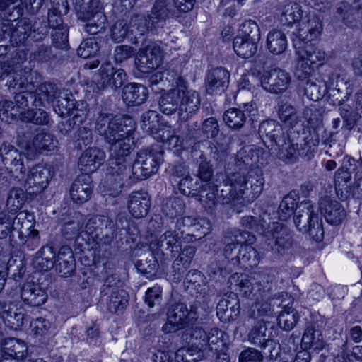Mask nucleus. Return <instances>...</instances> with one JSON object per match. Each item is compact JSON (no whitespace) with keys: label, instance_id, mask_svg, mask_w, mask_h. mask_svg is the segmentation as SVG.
<instances>
[{"label":"nucleus","instance_id":"nucleus-1","mask_svg":"<svg viewBox=\"0 0 362 362\" xmlns=\"http://www.w3.org/2000/svg\"><path fill=\"white\" fill-rule=\"evenodd\" d=\"M258 134L264 144L276 153L279 159L286 163H293L300 156L306 160L313 158V151L317 143V135L315 130L306 132L304 143H299L296 131L286 132L282 125L276 120L267 119L259 125Z\"/></svg>","mask_w":362,"mask_h":362},{"label":"nucleus","instance_id":"nucleus-2","mask_svg":"<svg viewBox=\"0 0 362 362\" xmlns=\"http://www.w3.org/2000/svg\"><path fill=\"white\" fill-rule=\"evenodd\" d=\"M126 122L131 123L132 120L103 110L98 113L95 131L110 144V153H117L122 149H133L132 127Z\"/></svg>","mask_w":362,"mask_h":362},{"label":"nucleus","instance_id":"nucleus-3","mask_svg":"<svg viewBox=\"0 0 362 362\" xmlns=\"http://www.w3.org/2000/svg\"><path fill=\"white\" fill-rule=\"evenodd\" d=\"M132 149H122L118 153H110L107 182L117 194L124 187H129L139 180L133 169L130 153Z\"/></svg>","mask_w":362,"mask_h":362},{"label":"nucleus","instance_id":"nucleus-4","mask_svg":"<svg viewBox=\"0 0 362 362\" xmlns=\"http://www.w3.org/2000/svg\"><path fill=\"white\" fill-rule=\"evenodd\" d=\"M296 228L303 233H307L315 241H321L324 237L322 218L315 211L311 201L301 202L296 207L293 216Z\"/></svg>","mask_w":362,"mask_h":362},{"label":"nucleus","instance_id":"nucleus-5","mask_svg":"<svg viewBox=\"0 0 362 362\" xmlns=\"http://www.w3.org/2000/svg\"><path fill=\"white\" fill-rule=\"evenodd\" d=\"M30 124H23L17 129V142L20 147L26 151L30 158H34L45 151H51L57 147V141L47 132H39L33 136Z\"/></svg>","mask_w":362,"mask_h":362},{"label":"nucleus","instance_id":"nucleus-6","mask_svg":"<svg viewBox=\"0 0 362 362\" xmlns=\"http://www.w3.org/2000/svg\"><path fill=\"white\" fill-rule=\"evenodd\" d=\"M116 225L110 217L96 215L88 219L84 233L88 242L94 244L95 250L100 251L103 247L111 245L116 238Z\"/></svg>","mask_w":362,"mask_h":362},{"label":"nucleus","instance_id":"nucleus-7","mask_svg":"<svg viewBox=\"0 0 362 362\" xmlns=\"http://www.w3.org/2000/svg\"><path fill=\"white\" fill-rule=\"evenodd\" d=\"M184 78L176 74L173 79V84L180 89V108L178 112L179 119L181 122H187L199 109L201 104L200 95L198 92L189 90L185 86Z\"/></svg>","mask_w":362,"mask_h":362},{"label":"nucleus","instance_id":"nucleus-8","mask_svg":"<svg viewBox=\"0 0 362 362\" xmlns=\"http://www.w3.org/2000/svg\"><path fill=\"white\" fill-rule=\"evenodd\" d=\"M162 151L153 148L140 150L132 162L133 169L140 180L146 179L157 173L163 162Z\"/></svg>","mask_w":362,"mask_h":362},{"label":"nucleus","instance_id":"nucleus-9","mask_svg":"<svg viewBox=\"0 0 362 362\" xmlns=\"http://www.w3.org/2000/svg\"><path fill=\"white\" fill-rule=\"evenodd\" d=\"M218 199L223 204H229L238 202L243 197L246 187L245 176L240 173L235 172L228 175L221 185Z\"/></svg>","mask_w":362,"mask_h":362},{"label":"nucleus","instance_id":"nucleus-10","mask_svg":"<svg viewBox=\"0 0 362 362\" xmlns=\"http://www.w3.org/2000/svg\"><path fill=\"white\" fill-rule=\"evenodd\" d=\"M127 80L125 71L122 69H116L110 62L103 64L95 78V86L93 90L99 93L107 88L116 90L120 88Z\"/></svg>","mask_w":362,"mask_h":362},{"label":"nucleus","instance_id":"nucleus-11","mask_svg":"<svg viewBox=\"0 0 362 362\" xmlns=\"http://www.w3.org/2000/svg\"><path fill=\"white\" fill-rule=\"evenodd\" d=\"M40 22L35 21L33 25L29 19L23 18L17 23L14 28L12 25V30L10 33V42L13 45L19 46L23 44L28 37L33 33V38L40 40L48 33L46 22L44 25L37 27Z\"/></svg>","mask_w":362,"mask_h":362},{"label":"nucleus","instance_id":"nucleus-12","mask_svg":"<svg viewBox=\"0 0 362 362\" xmlns=\"http://www.w3.org/2000/svg\"><path fill=\"white\" fill-rule=\"evenodd\" d=\"M264 242L272 250L281 254L291 247L292 235L288 228L273 222L264 234Z\"/></svg>","mask_w":362,"mask_h":362},{"label":"nucleus","instance_id":"nucleus-13","mask_svg":"<svg viewBox=\"0 0 362 362\" xmlns=\"http://www.w3.org/2000/svg\"><path fill=\"white\" fill-rule=\"evenodd\" d=\"M291 83L290 74L280 68L264 71L260 77V83L263 89L273 94L285 92L290 87Z\"/></svg>","mask_w":362,"mask_h":362},{"label":"nucleus","instance_id":"nucleus-14","mask_svg":"<svg viewBox=\"0 0 362 362\" xmlns=\"http://www.w3.org/2000/svg\"><path fill=\"white\" fill-rule=\"evenodd\" d=\"M52 177V171L49 167L44 164H37L29 170L25 187L29 194H40L47 187Z\"/></svg>","mask_w":362,"mask_h":362},{"label":"nucleus","instance_id":"nucleus-15","mask_svg":"<svg viewBox=\"0 0 362 362\" xmlns=\"http://www.w3.org/2000/svg\"><path fill=\"white\" fill-rule=\"evenodd\" d=\"M160 47L154 42L147 44L139 49L135 58V65L143 73L151 72L160 65Z\"/></svg>","mask_w":362,"mask_h":362},{"label":"nucleus","instance_id":"nucleus-16","mask_svg":"<svg viewBox=\"0 0 362 362\" xmlns=\"http://www.w3.org/2000/svg\"><path fill=\"white\" fill-rule=\"evenodd\" d=\"M230 74L223 67L209 70L205 77V89L208 94L221 95L229 86Z\"/></svg>","mask_w":362,"mask_h":362},{"label":"nucleus","instance_id":"nucleus-17","mask_svg":"<svg viewBox=\"0 0 362 362\" xmlns=\"http://www.w3.org/2000/svg\"><path fill=\"white\" fill-rule=\"evenodd\" d=\"M319 209L327 222L332 225L341 224L346 217V212L341 204L329 196L320 199Z\"/></svg>","mask_w":362,"mask_h":362},{"label":"nucleus","instance_id":"nucleus-18","mask_svg":"<svg viewBox=\"0 0 362 362\" xmlns=\"http://www.w3.org/2000/svg\"><path fill=\"white\" fill-rule=\"evenodd\" d=\"M178 16L172 0H156L148 15L149 23L153 28L163 26L165 21L170 18H177Z\"/></svg>","mask_w":362,"mask_h":362},{"label":"nucleus","instance_id":"nucleus-19","mask_svg":"<svg viewBox=\"0 0 362 362\" xmlns=\"http://www.w3.org/2000/svg\"><path fill=\"white\" fill-rule=\"evenodd\" d=\"M337 13L346 25L356 26L362 22V0H344L337 7Z\"/></svg>","mask_w":362,"mask_h":362},{"label":"nucleus","instance_id":"nucleus-20","mask_svg":"<svg viewBox=\"0 0 362 362\" xmlns=\"http://www.w3.org/2000/svg\"><path fill=\"white\" fill-rule=\"evenodd\" d=\"M105 158V153L98 147H91L85 150L81 155L78 166L83 174L89 175L95 171L103 164Z\"/></svg>","mask_w":362,"mask_h":362},{"label":"nucleus","instance_id":"nucleus-21","mask_svg":"<svg viewBox=\"0 0 362 362\" xmlns=\"http://www.w3.org/2000/svg\"><path fill=\"white\" fill-rule=\"evenodd\" d=\"M273 328L274 326L269 322L258 320L248 334V341L259 348L265 349L268 343L272 342L273 336L269 329Z\"/></svg>","mask_w":362,"mask_h":362},{"label":"nucleus","instance_id":"nucleus-22","mask_svg":"<svg viewBox=\"0 0 362 362\" xmlns=\"http://www.w3.org/2000/svg\"><path fill=\"white\" fill-rule=\"evenodd\" d=\"M91 177L88 174L78 175L74 181L70 189V196L76 204L87 202L93 192Z\"/></svg>","mask_w":362,"mask_h":362},{"label":"nucleus","instance_id":"nucleus-23","mask_svg":"<svg viewBox=\"0 0 362 362\" xmlns=\"http://www.w3.org/2000/svg\"><path fill=\"white\" fill-rule=\"evenodd\" d=\"M60 89L57 84L52 82H44L33 90L34 100L31 105L36 107H47L55 100Z\"/></svg>","mask_w":362,"mask_h":362},{"label":"nucleus","instance_id":"nucleus-24","mask_svg":"<svg viewBox=\"0 0 362 362\" xmlns=\"http://www.w3.org/2000/svg\"><path fill=\"white\" fill-rule=\"evenodd\" d=\"M130 29L132 37L129 41L132 44L144 45L146 43V35L150 28H152L149 18L148 19L144 15L136 14L132 16L130 21Z\"/></svg>","mask_w":362,"mask_h":362},{"label":"nucleus","instance_id":"nucleus-25","mask_svg":"<svg viewBox=\"0 0 362 362\" xmlns=\"http://www.w3.org/2000/svg\"><path fill=\"white\" fill-rule=\"evenodd\" d=\"M0 317L6 326L14 330L21 329L26 320L21 309H14L11 302L4 300H0Z\"/></svg>","mask_w":362,"mask_h":362},{"label":"nucleus","instance_id":"nucleus-26","mask_svg":"<svg viewBox=\"0 0 362 362\" xmlns=\"http://www.w3.org/2000/svg\"><path fill=\"white\" fill-rule=\"evenodd\" d=\"M182 235L176 230H167L158 239L152 240L150 243L151 250H163V249L170 252L173 257L180 250V240Z\"/></svg>","mask_w":362,"mask_h":362},{"label":"nucleus","instance_id":"nucleus-27","mask_svg":"<svg viewBox=\"0 0 362 362\" xmlns=\"http://www.w3.org/2000/svg\"><path fill=\"white\" fill-rule=\"evenodd\" d=\"M220 153L216 148L213 151V148L210 147V153L201 152L199 158L197 159V176L202 182H210L214 177V165L211 163V159L215 160L219 159Z\"/></svg>","mask_w":362,"mask_h":362},{"label":"nucleus","instance_id":"nucleus-28","mask_svg":"<svg viewBox=\"0 0 362 362\" xmlns=\"http://www.w3.org/2000/svg\"><path fill=\"white\" fill-rule=\"evenodd\" d=\"M22 300L31 307H39L47 300V291L35 283L25 284L21 289Z\"/></svg>","mask_w":362,"mask_h":362},{"label":"nucleus","instance_id":"nucleus-29","mask_svg":"<svg viewBox=\"0 0 362 362\" xmlns=\"http://www.w3.org/2000/svg\"><path fill=\"white\" fill-rule=\"evenodd\" d=\"M128 210L136 218L146 216L151 206V199L146 192L141 191L133 192L128 200Z\"/></svg>","mask_w":362,"mask_h":362},{"label":"nucleus","instance_id":"nucleus-30","mask_svg":"<svg viewBox=\"0 0 362 362\" xmlns=\"http://www.w3.org/2000/svg\"><path fill=\"white\" fill-rule=\"evenodd\" d=\"M55 270L62 277L71 276L76 270V262L71 249L62 246L57 255Z\"/></svg>","mask_w":362,"mask_h":362},{"label":"nucleus","instance_id":"nucleus-31","mask_svg":"<svg viewBox=\"0 0 362 362\" xmlns=\"http://www.w3.org/2000/svg\"><path fill=\"white\" fill-rule=\"evenodd\" d=\"M181 340L194 347L197 351H205L207 349L206 337L207 332L199 327H188L179 332Z\"/></svg>","mask_w":362,"mask_h":362},{"label":"nucleus","instance_id":"nucleus-32","mask_svg":"<svg viewBox=\"0 0 362 362\" xmlns=\"http://www.w3.org/2000/svg\"><path fill=\"white\" fill-rule=\"evenodd\" d=\"M148 95L147 88L141 83H130L123 88L122 98L129 106L141 105L146 100Z\"/></svg>","mask_w":362,"mask_h":362},{"label":"nucleus","instance_id":"nucleus-33","mask_svg":"<svg viewBox=\"0 0 362 362\" xmlns=\"http://www.w3.org/2000/svg\"><path fill=\"white\" fill-rule=\"evenodd\" d=\"M234 240L228 243L224 248L225 257L230 259L234 264H236V255L238 249L244 243H254L256 240L255 235L252 232L235 230L233 233Z\"/></svg>","mask_w":362,"mask_h":362},{"label":"nucleus","instance_id":"nucleus-34","mask_svg":"<svg viewBox=\"0 0 362 362\" xmlns=\"http://www.w3.org/2000/svg\"><path fill=\"white\" fill-rule=\"evenodd\" d=\"M180 98L179 87L164 91L158 99L160 111L166 115H172L179 112Z\"/></svg>","mask_w":362,"mask_h":362},{"label":"nucleus","instance_id":"nucleus-35","mask_svg":"<svg viewBox=\"0 0 362 362\" xmlns=\"http://www.w3.org/2000/svg\"><path fill=\"white\" fill-rule=\"evenodd\" d=\"M322 30V25L318 17L310 16L298 32L299 43H308L317 38Z\"/></svg>","mask_w":362,"mask_h":362},{"label":"nucleus","instance_id":"nucleus-36","mask_svg":"<svg viewBox=\"0 0 362 362\" xmlns=\"http://www.w3.org/2000/svg\"><path fill=\"white\" fill-rule=\"evenodd\" d=\"M297 45L296 40L293 39V46L296 47ZM296 49V52L298 55V58L304 59L313 66L317 62L322 64L325 59V52L311 44L308 45V43H305L303 46L299 45V47Z\"/></svg>","mask_w":362,"mask_h":362},{"label":"nucleus","instance_id":"nucleus-37","mask_svg":"<svg viewBox=\"0 0 362 362\" xmlns=\"http://www.w3.org/2000/svg\"><path fill=\"white\" fill-rule=\"evenodd\" d=\"M56 259L53 246L45 245L36 252L34 264L38 270L46 272L53 268Z\"/></svg>","mask_w":362,"mask_h":362},{"label":"nucleus","instance_id":"nucleus-38","mask_svg":"<svg viewBox=\"0 0 362 362\" xmlns=\"http://www.w3.org/2000/svg\"><path fill=\"white\" fill-rule=\"evenodd\" d=\"M252 243H244L238 249L236 257V264L245 267H257L259 262L260 255L252 247Z\"/></svg>","mask_w":362,"mask_h":362},{"label":"nucleus","instance_id":"nucleus-39","mask_svg":"<svg viewBox=\"0 0 362 362\" xmlns=\"http://www.w3.org/2000/svg\"><path fill=\"white\" fill-rule=\"evenodd\" d=\"M356 164L357 162L355 159L348 158L344 161V165L337 170L334 175V183L337 194L342 190L341 186L346 185V183L351 180L352 173H355V177L357 176Z\"/></svg>","mask_w":362,"mask_h":362},{"label":"nucleus","instance_id":"nucleus-40","mask_svg":"<svg viewBox=\"0 0 362 362\" xmlns=\"http://www.w3.org/2000/svg\"><path fill=\"white\" fill-rule=\"evenodd\" d=\"M1 349L5 354V356L8 357L9 360L21 359L27 352V346L25 342L16 338L4 339Z\"/></svg>","mask_w":362,"mask_h":362},{"label":"nucleus","instance_id":"nucleus-41","mask_svg":"<svg viewBox=\"0 0 362 362\" xmlns=\"http://www.w3.org/2000/svg\"><path fill=\"white\" fill-rule=\"evenodd\" d=\"M78 19L85 22L95 15V12L103 11V6L99 0H73Z\"/></svg>","mask_w":362,"mask_h":362},{"label":"nucleus","instance_id":"nucleus-42","mask_svg":"<svg viewBox=\"0 0 362 362\" xmlns=\"http://www.w3.org/2000/svg\"><path fill=\"white\" fill-rule=\"evenodd\" d=\"M56 103L54 105L55 112L61 117L70 115L74 110H78L79 105L75 101L72 93L62 92L61 90L55 98Z\"/></svg>","mask_w":362,"mask_h":362},{"label":"nucleus","instance_id":"nucleus-43","mask_svg":"<svg viewBox=\"0 0 362 362\" xmlns=\"http://www.w3.org/2000/svg\"><path fill=\"white\" fill-rule=\"evenodd\" d=\"M102 301L107 305L111 313H117L122 310L128 303V294L122 289H116L106 296H100Z\"/></svg>","mask_w":362,"mask_h":362},{"label":"nucleus","instance_id":"nucleus-44","mask_svg":"<svg viewBox=\"0 0 362 362\" xmlns=\"http://www.w3.org/2000/svg\"><path fill=\"white\" fill-rule=\"evenodd\" d=\"M288 45L285 33L277 29L270 30L267 37L266 47L268 50L275 55L284 52Z\"/></svg>","mask_w":362,"mask_h":362},{"label":"nucleus","instance_id":"nucleus-45","mask_svg":"<svg viewBox=\"0 0 362 362\" xmlns=\"http://www.w3.org/2000/svg\"><path fill=\"white\" fill-rule=\"evenodd\" d=\"M301 346L304 349H322L325 346V342L321 331L316 329L315 326L312 325H308L302 337Z\"/></svg>","mask_w":362,"mask_h":362},{"label":"nucleus","instance_id":"nucleus-46","mask_svg":"<svg viewBox=\"0 0 362 362\" xmlns=\"http://www.w3.org/2000/svg\"><path fill=\"white\" fill-rule=\"evenodd\" d=\"M279 119L289 127L291 131H296V135L299 134L298 127H300V117L294 106L288 103L281 104L278 110Z\"/></svg>","mask_w":362,"mask_h":362},{"label":"nucleus","instance_id":"nucleus-47","mask_svg":"<svg viewBox=\"0 0 362 362\" xmlns=\"http://www.w3.org/2000/svg\"><path fill=\"white\" fill-rule=\"evenodd\" d=\"M222 298L216 306L217 315L221 320H226L230 317H236L240 312V304L235 297Z\"/></svg>","mask_w":362,"mask_h":362},{"label":"nucleus","instance_id":"nucleus-48","mask_svg":"<svg viewBox=\"0 0 362 362\" xmlns=\"http://www.w3.org/2000/svg\"><path fill=\"white\" fill-rule=\"evenodd\" d=\"M140 126L145 132L152 135L156 139V136L161 134L164 129L160 128L159 114L154 110H148L143 113L140 120Z\"/></svg>","mask_w":362,"mask_h":362},{"label":"nucleus","instance_id":"nucleus-49","mask_svg":"<svg viewBox=\"0 0 362 362\" xmlns=\"http://www.w3.org/2000/svg\"><path fill=\"white\" fill-rule=\"evenodd\" d=\"M308 112H310V116L308 118V124L309 127L307 128L303 129V132L302 133L301 137L299 136H297V139L299 141V143H304V138L306 136V132H309L311 130H315V132L317 133V143L315 146V148L313 151V156L315 155V152L317 151V146L320 144V136L321 133H325V129L322 126V118L321 115L318 112V111L315 110V112H313L311 110H308L306 115H308Z\"/></svg>","mask_w":362,"mask_h":362},{"label":"nucleus","instance_id":"nucleus-50","mask_svg":"<svg viewBox=\"0 0 362 362\" xmlns=\"http://www.w3.org/2000/svg\"><path fill=\"white\" fill-rule=\"evenodd\" d=\"M21 121L38 125H47L49 122V114L42 108L28 109L19 113Z\"/></svg>","mask_w":362,"mask_h":362},{"label":"nucleus","instance_id":"nucleus-51","mask_svg":"<svg viewBox=\"0 0 362 362\" xmlns=\"http://www.w3.org/2000/svg\"><path fill=\"white\" fill-rule=\"evenodd\" d=\"M7 85L8 88L16 90L33 89V83L28 79V76L22 70L14 71L12 68L8 76Z\"/></svg>","mask_w":362,"mask_h":362},{"label":"nucleus","instance_id":"nucleus-52","mask_svg":"<svg viewBox=\"0 0 362 362\" xmlns=\"http://www.w3.org/2000/svg\"><path fill=\"white\" fill-rule=\"evenodd\" d=\"M303 16L301 6L298 3L291 2L283 8L280 21L283 25L291 26L299 23Z\"/></svg>","mask_w":362,"mask_h":362},{"label":"nucleus","instance_id":"nucleus-53","mask_svg":"<svg viewBox=\"0 0 362 362\" xmlns=\"http://www.w3.org/2000/svg\"><path fill=\"white\" fill-rule=\"evenodd\" d=\"M34 216L33 214L27 211H21L17 213L16 217L11 223L13 231H17L19 238L23 243L24 233L22 231L23 228L30 230L33 227Z\"/></svg>","mask_w":362,"mask_h":362},{"label":"nucleus","instance_id":"nucleus-54","mask_svg":"<svg viewBox=\"0 0 362 362\" xmlns=\"http://www.w3.org/2000/svg\"><path fill=\"white\" fill-rule=\"evenodd\" d=\"M257 45L240 36L233 39V46L235 52L242 58H250L257 51Z\"/></svg>","mask_w":362,"mask_h":362},{"label":"nucleus","instance_id":"nucleus-55","mask_svg":"<svg viewBox=\"0 0 362 362\" xmlns=\"http://www.w3.org/2000/svg\"><path fill=\"white\" fill-rule=\"evenodd\" d=\"M85 23V31L90 35H95L105 30L107 19L103 11H101L95 12V15Z\"/></svg>","mask_w":362,"mask_h":362},{"label":"nucleus","instance_id":"nucleus-56","mask_svg":"<svg viewBox=\"0 0 362 362\" xmlns=\"http://www.w3.org/2000/svg\"><path fill=\"white\" fill-rule=\"evenodd\" d=\"M129 23L124 19H119L115 22L110 28L111 40L115 43L123 42L127 37L131 38Z\"/></svg>","mask_w":362,"mask_h":362},{"label":"nucleus","instance_id":"nucleus-57","mask_svg":"<svg viewBox=\"0 0 362 362\" xmlns=\"http://www.w3.org/2000/svg\"><path fill=\"white\" fill-rule=\"evenodd\" d=\"M223 121L230 128L240 129L246 122L247 115L238 108H230L226 110L223 116Z\"/></svg>","mask_w":362,"mask_h":362},{"label":"nucleus","instance_id":"nucleus-58","mask_svg":"<svg viewBox=\"0 0 362 362\" xmlns=\"http://www.w3.org/2000/svg\"><path fill=\"white\" fill-rule=\"evenodd\" d=\"M188 315L187 305L180 302L170 305L167 313V320L173 323H178L182 327L186 325V317Z\"/></svg>","mask_w":362,"mask_h":362},{"label":"nucleus","instance_id":"nucleus-59","mask_svg":"<svg viewBox=\"0 0 362 362\" xmlns=\"http://www.w3.org/2000/svg\"><path fill=\"white\" fill-rule=\"evenodd\" d=\"M241 225L245 229L250 230L264 235L270 226L261 216H247L241 218Z\"/></svg>","mask_w":362,"mask_h":362},{"label":"nucleus","instance_id":"nucleus-60","mask_svg":"<svg viewBox=\"0 0 362 362\" xmlns=\"http://www.w3.org/2000/svg\"><path fill=\"white\" fill-rule=\"evenodd\" d=\"M339 114L344 120L343 127L351 130L355 127L357 121L361 119V113L356 108H353L349 104H344L339 108Z\"/></svg>","mask_w":362,"mask_h":362},{"label":"nucleus","instance_id":"nucleus-61","mask_svg":"<svg viewBox=\"0 0 362 362\" xmlns=\"http://www.w3.org/2000/svg\"><path fill=\"white\" fill-rule=\"evenodd\" d=\"M272 278L266 276L265 274H259V278L253 279V298L259 300L260 298L267 296L272 289Z\"/></svg>","mask_w":362,"mask_h":362},{"label":"nucleus","instance_id":"nucleus-62","mask_svg":"<svg viewBox=\"0 0 362 362\" xmlns=\"http://www.w3.org/2000/svg\"><path fill=\"white\" fill-rule=\"evenodd\" d=\"M55 57L56 53L52 48L45 44H36L30 54L31 60L38 62H47L54 59Z\"/></svg>","mask_w":362,"mask_h":362},{"label":"nucleus","instance_id":"nucleus-63","mask_svg":"<svg viewBox=\"0 0 362 362\" xmlns=\"http://www.w3.org/2000/svg\"><path fill=\"white\" fill-rule=\"evenodd\" d=\"M185 208V204L181 198L170 197L163 204L162 211L167 216L173 218L182 214Z\"/></svg>","mask_w":362,"mask_h":362},{"label":"nucleus","instance_id":"nucleus-64","mask_svg":"<svg viewBox=\"0 0 362 362\" xmlns=\"http://www.w3.org/2000/svg\"><path fill=\"white\" fill-rule=\"evenodd\" d=\"M299 315L294 309L289 308L282 310L278 316V324L285 331H291L296 325Z\"/></svg>","mask_w":362,"mask_h":362}]
</instances>
